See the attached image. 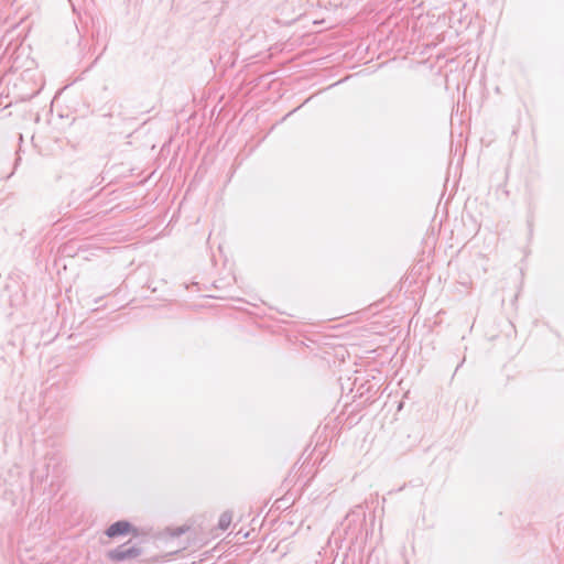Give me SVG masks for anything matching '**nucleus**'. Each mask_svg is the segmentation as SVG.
Masks as SVG:
<instances>
[{
  "instance_id": "f257e3e1",
  "label": "nucleus",
  "mask_w": 564,
  "mask_h": 564,
  "mask_svg": "<svg viewBox=\"0 0 564 564\" xmlns=\"http://www.w3.org/2000/svg\"><path fill=\"white\" fill-rule=\"evenodd\" d=\"M131 531H132V527H131V524L129 522H127V521H118V522L111 524L107 529L106 534L109 538H115V536H118V535L129 534Z\"/></svg>"
},
{
  "instance_id": "7ed1b4c3",
  "label": "nucleus",
  "mask_w": 564,
  "mask_h": 564,
  "mask_svg": "<svg viewBox=\"0 0 564 564\" xmlns=\"http://www.w3.org/2000/svg\"><path fill=\"white\" fill-rule=\"evenodd\" d=\"M232 522V514L229 511L223 512L218 519V528L220 530H227Z\"/></svg>"
},
{
  "instance_id": "f03ea898",
  "label": "nucleus",
  "mask_w": 564,
  "mask_h": 564,
  "mask_svg": "<svg viewBox=\"0 0 564 564\" xmlns=\"http://www.w3.org/2000/svg\"><path fill=\"white\" fill-rule=\"evenodd\" d=\"M140 554V551L135 547L129 549H118L113 550L109 553V557L113 561H122L126 558L137 557Z\"/></svg>"
}]
</instances>
